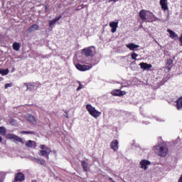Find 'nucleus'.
<instances>
[{"mask_svg":"<svg viewBox=\"0 0 182 182\" xmlns=\"http://www.w3.org/2000/svg\"><path fill=\"white\" fill-rule=\"evenodd\" d=\"M31 182H38V181L37 180H33V181H31Z\"/></svg>","mask_w":182,"mask_h":182,"instance_id":"nucleus-39","label":"nucleus"},{"mask_svg":"<svg viewBox=\"0 0 182 182\" xmlns=\"http://www.w3.org/2000/svg\"><path fill=\"white\" fill-rule=\"evenodd\" d=\"M109 180L111 181H113V178H111V177L109 178Z\"/></svg>","mask_w":182,"mask_h":182,"instance_id":"nucleus-37","label":"nucleus"},{"mask_svg":"<svg viewBox=\"0 0 182 182\" xmlns=\"http://www.w3.org/2000/svg\"><path fill=\"white\" fill-rule=\"evenodd\" d=\"M60 19H62V16H58L56 18H54L53 20H51L49 21V26H52L53 25H55V23L56 22H59V21H60Z\"/></svg>","mask_w":182,"mask_h":182,"instance_id":"nucleus-19","label":"nucleus"},{"mask_svg":"<svg viewBox=\"0 0 182 182\" xmlns=\"http://www.w3.org/2000/svg\"><path fill=\"white\" fill-rule=\"evenodd\" d=\"M51 150H40L38 151V156L46 158L47 160H49V154H50Z\"/></svg>","mask_w":182,"mask_h":182,"instance_id":"nucleus-7","label":"nucleus"},{"mask_svg":"<svg viewBox=\"0 0 182 182\" xmlns=\"http://www.w3.org/2000/svg\"><path fill=\"white\" fill-rule=\"evenodd\" d=\"M167 32H168V33L170 35V38H171V39H174V38H178V36L174 31H173L170 29H168Z\"/></svg>","mask_w":182,"mask_h":182,"instance_id":"nucleus-21","label":"nucleus"},{"mask_svg":"<svg viewBox=\"0 0 182 182\" xmlns=\"http://www.w3.org/2000/svg\"><path fill=\"white\" fill-rule=\"evenodd\" d=\"M94 49L95 48L93 47H88L87 48H84L82 52L85 56H93V55H95Z\"/></svg>","mask_w":182,"mask_h":182,"instance_id":"nucleus-4","label":"nucleus"},{"mask_svg":"<svg viewBox=\"0 0 182 182\" xmlns=\"http://www.w3.org/2000/svg\"><path fill=\"white\" fill-rule=\"evenodd\" d=\"M109 26L112 28L111 32L114 33L117 31V28H119V21H112L109 23Z\"/></svg>","mask_w":182,"mask_h":182,"instance_id":"nucleus-9","label":"nucleus"},{"mask_svg":"<svg viewBox=\"0 0 182 182\" xmlns=\"http://www.w3.org/2000/svg\"><path fill=\"white\" fill-rule=\"evenodd\" d=\"M114 92H122L120 90H115Z\"/></svg>","mask_w":182,"mask_h":182,"instance_id":"nucleus-36","label":"nucleus"},{"mask_svg":"<svg viewBox=\"0 0 182 182\" xmlns=\"http://www.w3.org/2000/svg\"><path fill=\"white\" fill-rule=\"evenodd\" d=\"M25 119H26V120L28 121L31 124H36L37 123L35 117L30 114L25 115Z\"/></svg>","mask_w":182,"mask_h":182,"instance_id":"nucleus-11","label":"nucleus"},{"mask_svg":"<svg viewBox=\"0 0 182 182\" xmlns=\"http://www.w3.org/2000/svg\"><path fill=\"white\" fill-rule=\"evenodd\" d=\"M25 146L28 149H35L37 147V143L35 141L28 140L25 144Z\"/></svg>","mask_w":182,"mask_h":182,"instance_id":"nucleus-12","label":"nucleus"},{"mask_svg":"<svg viewBox=\"0 0 182 182\" xmlns=\"http://www.w3.org/2000/svg\"><path fill=\"white\" fill-rule=\"evenodd\" d=\"M65 114H66V115H65V117H66L67 119H68L69 117H68V114L67 113V112H65Z\"/></svg>","mask_w":182,"mask_h":182,"instance_id":"nucleus-35","label":"nucleus"},{"mask_svg":"<svg viewBox=\"0 0 182 182\" xmlns=\"http://www.w3.org/2000/svg\"><path fill=\"white\" fill-rule=\"evenodd\" d=\"M21 134H35V132L33 131H31V132H28V131H22L21 132Z\"/></svg>","mask_w":182,"mask_h":182,"instance_id":"nucleus-27","label":"nucleus"},{"mask_svg":"<svg viewBox=\"0 0 182 182\" xmlns=\"http://www.w3.org/2000/svg\"><path fill=\"white\" fill-rule=\"evenodd\" d=\"M36 161L37 162V164H40L41 166H44L46 163L44 159H36Z\"/></svg>","mask_w":182,"mask_h":182,"instance_id":"nucleus-25","label":"nucleus"},{"mask_svg":"<svg viewBox=\"0 0 182 182\" xmlns=\"http://www.w3.org/2000/svg\"><path fill=\"white\" fill-rule=\"evenodd\" d=\"M155 153L157 154L160 157H166L168 154V148L164 144H160L157 146H154Z\"/></svg>","mask_w":182,"mask_h":182,"instance_id":"nucleus-1","label":"nucleus"},{"mask_svg":"<svg viewBox=\"0 0 182 182\" xmlns=\"http://www.w3.org/2000/svg\"><path fill=\"white\" fill-rule=\"evenodd\" d=\"M0 134L1 136H6V127H0Z\"/></svg>","mask_w":182,"mask_h":182,"instance_id":"nucleus-24","label":"nucleus"},{"mask_svg":"<svg viewBox=\"0 0 182 182\" xmlns=\"http://www.w3.org/2000/svg\"><path fill=\"white\" fill-rule=\"evenodd\" d=\"M146 15H147V11L146 10H141L139 12V16L142 21H147V18H146Z\"/></svg>","mask_w":182,"mask_h":182,"instance_id":"nucleus-17","label":"nucleus"},{"mask_svg":"<svg viewBox=\"0 0 182 182\" xmlns=\"http://www.w3.org/2000/svg\"><path fill=\"white\" fill-rule=\"evenodd\" d=\"M27 31L30 33L35 32V31H39V26H38L37 24H33L30 26Z\"/></svg>","mask_w":182,"mask_h":182,"instance_id":"nucleus-18","label":"nucleus"},{"mask_svg":"<svg viewBox=\"0 0 182 182\" xmlns=\"http://www.w3.org/2000/svg\"><path fill=\"white\" fill-rule=\"evenodd\" d=\"M13 49L18 52L21 49V43H14L13 44Z\"/></svg>","mask_w":182,"mask_h":182,"instance_id":"nucleus-22","label":"nucleus"},{"mask_svg":"<svg viewBox=\"0 0 182 182\" xmlns=\"http://www.w3.org/2000/svg\"><path fill=\"white\" fill-rule=\"evenodd\" d=\"M0 142H2V137L0 136Z\"/></svg>","mask_w":182,"mask_h":182,"instance_id":"nucleus-38","label":"nucleus"},{"mask_svg":"<svg viewBox=\"0 0 182 182\" xmlns=\"http://www.w3.org/2000/svg\"><path fill=\"white\" fill-rule=\"evenodd\" d=\"M139 66H141V69H143L144 70H149V69H151L152 68L151 64H147L146 63H141Z\"/></svg>","mask_w":182,"mask_h":182,"instance_id":"nucleus-15","label":"nucleus"},{"mask_svg":"<svg viewBox=\"0 0 182 182\" xmlns=\"http://www.w3.org/2000/svg\"><path fill=\"white\" fill-rule=\"evenodd\" d=\"M26 180V176L21 172H18L17 174L15 176V181L16 182H22Z\"/></svg>","mask_w":182,"mask_h":182,"instance_id":"nucleus-8","label":"nucleus"},{"mask_svg":"<svg viewBox=\"0 0 182 182\" xmlns=\"http://www.w3.org/2000/svg\"><path fill=\"white\" fill-rule=\"evenodd\" d=\"M167 65H173V60H171V58L167 60Z\"/></svg>","mask_w":182,"mask_h":182,"instance_id":"nucleus-30","label":"nucleus"},{"mask_svg":"<svg viewBox=\"0 0 182 182\" xmlns=\"http://www.w3.org/2000/svg\"><path fill=\"white\" fill-rule=\"evenodd\" d=\"M40 149H41V150H46V151H49V150H50V149H49L48 147H45V145H43V144H41L40 145Z\"/></svg>","mask_w":182,"mask_h":182,"instance_id":"nucleus-29","label":"nucleus"},{"mask_svg":"<svg viewBox=\"0 0 182 182\" xmlns=\"http://www.w3.org/2000/svg\"><path fill=\"white\" fill-rule=\"evenodd\" d=\"M112 182H115L114 181H112Z\"/></svg>","mask_w":182,"mask_h":182,"instance_id":"nucleus-40","label":"nucleus"},{"mask_svg":"<svg viewBox=\"0 0 182 182\" xmlns=\"http://www.w3.org/2000/svg\"><path fill=\"white\" fill-rule=\"evenodd\" d=\"M81 164L84 172H87L88 171V164H87V162L85 161H82Z\"/></svg>","mask_w":182,"mask_h":182,"instance_id":"nucleus-23","label":"nucleus"},{"mask_svg":"<svg viewBox=\"0 0 182 182\" xmlns=\"http://www.w3.org/2000/svg\"><path fill=\"white\" fill-rule=\"evenodd\" d=\"M109 147H111L112 150L114 151H117L119 150V141L117 139H114L109 144Z\"/></svg>","mask_w":182,"mask_h":182,"instance_id":"nucleus-6","label":"nucleus"},{"mask_svg":"<svg viewBox=\"0 0 182 182\" xmlns=\"http://www.w3.org/2000/svg\"><path fill=\"white\" fill-rule=\"evenodd\" d=\"M112 95L115 97H122L126 95V92H111Z\"/></svg>","mask_w":182,"mask_h":182,"instance_id":"nucleus-20","label":"nucleus"},{"mask_svg":"<svg viewBox=\"0 0 182 182\" xmlns=\"http://www.w3.org/2000/svg\"><path fill=\"white\" fill-rule=\"evenodd\" d=\"M127 48L129 49V50H134V49H137V48H140V46L136 45L133 43H130L126 45Z\"/></svg>","mask_w":182,"mask_h":182,"instance_id":"nucleus-16","label":"nucleus"},{"mask_svg":"<svg viewBox=\"0 0 182 182\" xmlns=\"http://www.w3.org/2000/svg\"><path fill=\"white\" fill-rule=\"evenodd\" d=\"M159 4L163 11H167L168 9V6L167 5V0H160Z\"/></svg>","mask_w":182,"mask_h":182,"instance_id":"nucleus-14","label":"nucleus"},{"mask_svg":"<svg viewBox=\"0 0 182 182\" xmlns=\"http://www.w3.org/2000/svg\"><path fill=\"white\" fill-rule=\"evenodd\" d=\"M8 87H12V82L5 85V89H8Z\"/></svg>","mask_w":182,"mask_h":182,"instance_id":"nucleus-31","label":"nucleus"},{"mask_svg":"<svg viewBox=\"0 0 182 182\" xmlns=\"http://www.w3.org/2000/svg\"><path fill=\"white\" fill-rule=\"evenodd\" d=\"M9 73V70H0V75H2V76H5V75H8Z\"/></svg>","mask_w":182,"mask_h":182,"instance_id":"nucleus-26","label":"nucleus"},{"mask_svg":"<svg viewBox=\"0 0 182 182\" xmlns=\"http://www.w3.org/2000/svg\"><path fill=\"white\" fill-rule=\"evenodd\" d=\"M86 109L87 111H88L90 115H91V117H93L95 119L99 118L100 114H102V112L97 110L95 107H93L91 105H87Z\"/></svg>","mask_w":182,"mask_h":182,"instance_id":"nucleus-2","label":"nucleus"},{"mask_svg":"<svg viewBox=\"0 0 182 182\" xmlns=\"http://www.w3.org/2000/svg\"><path fill=\"white\" fill-rule=\"evenodd\" d=\"M23 87L24 89L26 88V90H28V92H32V90H35V83H24Z\"/></svg>","mask_w":182,"mask_h":182,"instance_id":"nucleus-10","label":"nucleus"},{"mask_svg":"<svg viewBox=\"0 0 182 182\" xmlns=\"http://www.w3.org/2000/svg\"><path fill=\"white\" fill-rule=\"evenodd\" d=\"M75 67L78 70H80L81 72H85V70H89L90 69H92V65H83L81 64H76Z\"/></svg>","mask_w":182,"mask_h":182,"instance_id":"nucleus-5","label":"nucleus"},{"mask_svg":"<svg viewBox=\"0 0 182 182\" xmlns=\"http://www.w3.org/2000/svg\"><path fill=\"white\" fill-rule=\"evenodd\" d=\"M80 89H83V85H80L77 88V91L80 90Z\"/></svg>","mask_w":182,"mask_h":182,"instance_id":"nucleus-32","label":"nucleus"},{"mask_svg":"<svg viewBox=\"0 0 182 182\" xmlns=\"http://www.w3.org/2000/svg\"><path fill=\"white\" fill-rule=\"evenodd\" d=\"M119 0H109V2H117Z\"/></svg>","mask_w":182,"mask_h":182,"instance_id":"nucleus-34","label":"nucleus"},{"mask_svg":"<svg viewBox=\"0 0 182 182\" xmlns=\"http://www.w3.org/2000/svg\"><path fill=\"white\" fill-rule=\"evenodd\" d=\"M6 139L14 140V141L20 142L21 144H24L23 139H22L21 137L16 136L13 134H9L6 135Z\"/></svg>","mask_w":182,"mask_h":182,"instance_id":"nucleus-3","label":"nucleus"},{"mask_svg":"<svg viewBox=\"0 0 182 182\" xmlns=\"http://www.w3.org/2000/svg\"><path fill=\"white\" fill-rule=\"evenodd\" d=\"M151 165V162L148 160H142L140 161V166H141V168L144 169V171H146L148 169V166Z\"/></svg>","mask_w":182,"mask_h":182,"instance_id":"nucleus-13","label":"nucleus"},{"mask_svg":"<svg viewBox=\"0 0 182 182\" xmlns=\"http://www.w3.org/2000/svg\"><path fill=\"white\" fill-rule=\"evenodd\" d=\"M137 56H139V55L136 53H132L131 55V58L133 60H136V58H137Z\"/></svg>","mask_w":182,"mask_h":182,"instance_id":"nucleus-28","label":"nucleus"},{"mask_svg":"<svg viewBox=\"0 0 182 182\" xmlns=\"http://www.w3.org/2000/svg\"><path fill=\"white\" fill-rule=\"evenodd\" d=\"M154 18L155 19V21H159V18L156 17V16H154V14H152Z\"/></svg>","mask_w":182,"mask_h":182,"instance_id":"nucleus-33","label":"nucleus"}]
</instances>
